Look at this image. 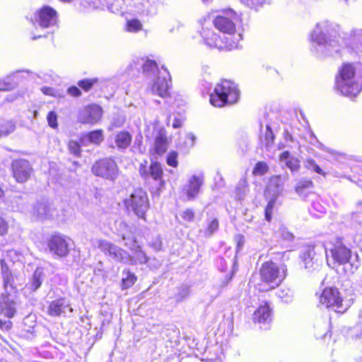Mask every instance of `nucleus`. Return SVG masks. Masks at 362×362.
I'll return each instance as SVG.
<instances>
[{"mask_svg":"<svg viewBox=\"0 0 362 362\" xmlns=\"http://www.w3.org/2000/svg\"><path fill=\"white\" fill-rule=\"evenodd\" d=\"M237 19L236 13L229 10L223 15L217 16L214 20V25L220 32L228 35L223 38L218 36L211 29L203 28L201 31L204 42L209 47H217L219 49H233L238 48V41L242 38L240 34L233 35L235 32V21Z\"/></svg>","mask_w":362,"mask_h":362,"instance_id":"obj_1","label":"nucleus"},{"mask_svg":"<svg viewBox=\"0 0 362 362\" xmlns=\"http://www.w3.org/2000/svg\"><path fill=\"white\" fill-rule=\"evenodd\" d=\"M336 37V32L328 21L317 23L310 35L313 49L320 55L337 53L341 45Z\"/></svg>","mask_w":362,"mask_h":362,"instance_id":"obj_2","label":"nucleus"},{"mask_svg":"<svg viewBox=\"0 0 362 362\" xmlns=\"http://www.w3.org/2000/svg\"><path fill=\"white\" fill-rule=\"evenodd\" d=\"M336 88L344 95L356 96L362 90V64H344L336 78Z\"/></svg>","mask_w":362,"mask_h":362,"instance_id":"obj_3","label":"nucleus"},{"mask_svg":"<svg viewBox=\"0 0 362 362\" xmlns=\"http://www.w3.org/2000/svg\"><path fill=\"white\" fill-rule=\"evenodd\" d=\"M239 98L238 86L232 81L224 79L216 85L210 94V103L214 107H222L236 103Z\"/></svg>","mask_w":362,"mask_h":362,"instance_id":"obj_4","label":"nucleus"},{"mask_svg":"<svg viewBox=\"0 0 362 362\" xmlns=\"http://www.w3.org/2000/svg\"><path fill=\"white\" fill-rule=\"evenodd\" d=\"M326 252L327 264L329 265L332 260L333 267L335 264L343 265L346 273L354 274L360 265L358 255H353L351 250L340 243H337L329 252Z\"/></svg>","mask_w":362,"mask_h":362,"instance_id":"obj_5","label":"nucleus"},{"mask_svg":"<svg viewBox=\"0 0 362 362\" xmlns=\"http://www.w3.org/2000/svg\"><path fill=\"white\" fill-rule=\"evenodd\" d=\"M287 269L284 264L278 265L273 262L263 263L259 269V276L265 291L278 287L286 276Z\"/></svg>","mask_w":362,"mask_h":362,"instance_id":"obj_6","label":"nucleus"},{"mask_svg":"<svg viewBox=\"0 0 362 362\" xmlns=\"http://www.w3.org/2000/svg\"><path fill=\"white\" fill-rule=\"evenodd\" d=\"M128 211H132L138 218L145 219L146 212L149 208V202L146 192L137 189L124 201Z\"/></svg>","mask_w":362,"mask_h":362,"instance_id":"obj_7","label":"nucleus"},{"mask_svg":"<svg viewBox=\"0 0 362 362\" xmlns=\"http://www.w3.org/2000/svg\"><path fill=\"white\" fill-rule=\"evenodd\" d=\"M92 173L98 177L115 181L119 175V169L114 160L103 158L95 162L92 168Z\"/></svg>","mask_w":362,"mask_h":362,"instance_id":"obj_8","label":"nucleus"},{"mask_svg":"<svg viewBox=\"0 0 362 362\" xmlns=\"http://www.w3.org/2000/svg\"><path fill=\"white\" fill-rule=\"evenodd\" d=\"M320 303L337 313H343L347 310V305L343 303L340 293L335 288L324 289L320 297Z\"/></svg>","mask_w":362,"mask_h":362,"instance_id":"obj_9","label":"nucleus"},{"mask_svg":"<svg viewBox=\"0 0 362 362\" xmlns=\"http://www.w3.org/2000/svg\"><path fill=\"white\" fill-rule=\"evenodd\" d=\"M171 79L170 73L165 68L162 67L158 71V74L156 75V78L148 88V92L161 98H165L169 95Z\"/></svg>","mask_w":362,"mask_h":362,"instance_id":"obj_10","label":"nucleus"},{"mask_svg":"<svg viewBox=\"0 0 362 362\" xmlns=\"http://www.w3.org/2000/svg\"><path fill=\"white\" fill-rule=\"evenodd\" d=\"M147 161L141 163L139 169V174L144 179L153 178L154 180H158L160 185L163 184V170L162 165L157 161H152L150 166H147Z\"/></svg>","mask_w":362,"mask_h":362,"instance_id":"obj_11","label":"nucleus"},{"mask_svg":"<svg viewBox=\"0 0 362 362\" xmlns=\"http://www.w3.org/2000/svg\"><path fill=\"white\" fill-rule=\"evenodd\" d=\"M47 245L50 252L61 257H66L69 251V241L59 235L51 237Z\"/></svg>","mask_w":362,"mask_h":362,"instance_id":"obj_12","label":"nucleus"},{"mask_svg":"<svg viewBox=\"0 0 362 362\" xmlns=\"http://www.w3.org/2000/svg\"><path fill=\"white\" fill-rule=\"evenodd\" d=\"M16 293L3 292L0 298V315L11 318L14 316L16 308Z\"/></svg>","mask_w":362,"mask_h":362,"instance_id":"obj_13","label":"nucleus"},{"mask_svg":"<svg viewBox=\"0 0 362 362\" xmlns=\"http://www.w3.org/2000/svg\"><path fill=\"white\" fill-rule=\"evenodd\" d=\"M72 311L68 300L65 298H59L49 303L46 312L51 317H59L65 316L67 313Z\"/></svg>","mask_w":362,"mask_h":362,"instance_id":"obj_14","label":"nucleus"},{"mask_svg":"<svg viewBox=\"0 0 362 362\" xmlns=\"http://www.w3.org/2000/svg\"><path fill=\"white\" fill-rule=\"evenodd\" d=\"M203 182L204 175L202 173L192 175L189 178L188 183L182 188V193L186 196V200H192L198 195Z\"/></svg>","mask_w":362,"mask_h":362,"instance_id":"obj_15","label":"nucleus"},{"mask_svg":"<svg viewBox=\"0 0 362 362\" xmlns=\"http://www.w3.org/2000/svg\"><path fill=\"white\" fill-rule=\"evenodd\" d=\"M122 239L126 241L125 245L132 252V255H129V261L127 263L128 264H146L148 262L149 258L147 257L146 253L141 250V247L137 245L136 240H133L131 243H128L124 235H122Z\"/></svg>","mask_w":362,"mask_h":362,"instance_id":"obj_16","label":"nucleus"},{"mask_svg":"<svg viewBox=\"0 0 362 362\" xmlns=\"http://www.w3.org/2000/svg\"><path fill=\"white\" fill-rule=\"evenodd\" d=\"M13 176L18 182H25L30 177L31 167L28 161L23 159L13 161Z\"/></svg>","mask_w":362,"mask_h":362,"instance_id":"obj_17","label":"nucleus"},{"mask_svg":"<svg viewBox=\"0 0 362 362\" xmlns=\"http://www.w3.org/2000/svg\"><path fill=\"white\" fill-rule=\"evenodd\" d=\"M35 21L42 28L52 26L57 23V12L49 6H44L36 15Z\"/></svg>","mask_w":362,"mask_h":362,"instance_id":"obj_18","label":"nucleus"},{"mask_svg":"<svg viewBox=\"0 0 362 362\" xmlns=\"http://www.w3.org/2000/svg\"><path fill=\"white\" fill-rule=\"evenodd\" d=\"M1 274L3 281L4 292L17 293L16 287L14 286V278L8 266L4 259L0 261Z\"/></svg>","mask_w":362,"mask_h":362,"instance_id":"obj_19","label":"nucleus"},{"mask_svg":"<svg viewBox=\"0 0 362 362\" xmlns=\"http://www.w3.org/2000/svg\"><path fill=\"white\" fill-rule=\"evenodd\" d=\"M345 46L350 47L357 53H362V30L354 28L343 42Z\"/></svg>","mask_w":362,"mask_h":362,"instance_id":"obj_20","label":"nucleus"},{"mask_svg":"<svg viewBox=\"0 0 362 362\" xmlns=\"http://www.w3.org/2000/svg\"><path fill=\"white\" fill-rule=\"evenodd\" d=\"M54 209L45 202H38L34 205L33 214L39 219L50 218L54 216Z\"/></svg>","mask_w":362,"mask_h":362,"instance_id":"obj_21","label":"nucleus"},{"mask_svg":"<svg viewBox=\"0 0 362 362\" xmlns=\"http://www.w3.org/2000/svg\"><path fill=\"white\" fill-rule=\"evenodd\" d=\"M102 115L103 110L99 105H89L85 110L83 117V122L95 124L100 119Z\"/></svg>","mask_w":362,"mask_h":362,"instance_id":"obj_22","label":"nucleus"},{"mask_svg":"<svg viewBox=\"0 0 362 362\" xmlns=\"http://www.w3.org/2000/svg\"><path fill=\"white\" fill-rule=\"evenodd\" d=\"M288 180V174L272 176L269 180L268 191H272L273 195L277 197L282 193L284 184Z\"/></svg>","mask_w":362,"mask_h":362,"instance_id":"obj_23","label":"nucleus"},{"mask_svg":"<svg viewBox=\"0 0 362 362\" xmlns=\"http://www.w3.org/2000/svg\"><path fill=\"white\" fill-rule=\"evenodd\" d=\"M168 148V141L166 132L164 129L160 128L155 137L154 151L156 154L163 155Z\"/></svg>","mask_w":362,"mask_h":362,"instance_id":"obj_24","label":"nucleus"},{"mask_svg":"<svg viewBox=\"0 0 362 362\" xmlns=\"http://www.w3.org/2000/svg\"><path fill=\"white\" fill-rule=\"evenodd\" d=\"M104 139L103 130H95L83 135L80 142L83 146L89 144H100Z\"/></svg>","mask_w":362,"mask_h":362,"instance_id":"obj_25","label":"nucleus"},{"mask_svg":"<svg viewBox=\"0 0 362 362\" xmlns=\"http://www.w3.org/2000/svg\"><path fill=\"white\" fill-rule=\"evenodd\" d=\"M303 259L304 267L308 270L315 269L319 266L314 247H308L303 253Z\"/></svg>","mask_w":362,"mask_h":362,"instance_id":"obj_26","label":"nucleus"},{"mask_svg":"<svg viewBox=\"0 0 362 362\" xmlns=\"http://www.w3.org/2000/svg\"><path fill=\"white\" fill-rule=\"evenodd\" d=\"M132 135L128 132H119L115 136V143L119 150L127 149L131 144Z\"/></svg>","mask_w":362,"mask_h":362,"instance_id":"obj_27","label":"nucleus"},{"mask_svg":"<svg viewBox=\"0 0 362 362\" xmlns=\"http://www.w3.org/2000/svg\"><path fill=\"white\" fill-rule=\"evenodd\" d=\"M254 320L259 323H266L271 321V310L267 303L259 306L255 312Z\"/></svg>","mask_w":362,"mask_h":362,"instance_id":"obj_28","label":"nucleus"},{"mask_svg":"<svg viewBox=\"0 0 362 362\" xmlns=\"http://www.w3.org/2000/svg\"><path fill=\"white\" fill-rule=\"evenodd\" d=\"M94 246L99 248L105 255L111 257L113 252L117 250V245L103 239H97L94 242Z\"/></svg>","mask_w":362,"mask_h":362,"instance_id":"obj_29","label":"nucleus"},{"mask_svg":"<svg viewBox=\"0 0 362 362\" xmlns=\"http://www.w3.org/2000/svg\"><path fill=\"white\" fill-rule=\"evenodd\" d=\"M42 280L43 270L41 268H37L33 274L30 281L27 285L28 288L33 291H35L40 287Z\"/></svg>","mask_w":362,"mask_h":362,"instance_id":"obj_30","label":"nucleus"},{"mask_svg":"<svg viewBox=\"0 0 362 362\" xmlns=\"http://www.w3.org/2000/svg\"><path fill=\"white\" fill-rule=\"evenodd\" d=\"M136 281V276L129 269L122 272V288L127 289L132 286Z\"/></svg>","mask_w":362,"mask_h":362,"instance_id":"obj_31","label":"nucleus"},{"mask_svg":"<svg viewBox=\"0 0 362 362\" xmlns=\"http://www.w3.org/2000/svg\"><path fill=\"white\" fill-rule=\"evenodd\" d=\"M313 186V182L310 180H300L298 182L295 190L300 196H303L312 189Z\"/></svg>","mask_w":362,"mask_h":362,"instance_id":"obj_32","label":"nucleus"},{"mask_svg":"<svg viewBox=\"0 0 362 362\" xmlns=\"http://www.w3.org/2000/svg\"><path fill=\"white\" fill-rule=\"evenodd\" d=\"M190 293V287L187 285H182L177 288L174 298L177 302H182L185 300Z\"/></svg>","mask_w":362,"mask_h":362,"instance_id":"obj_33","label":"nucleus"},{"mask_svg":"<svg viewBox=\"0 0 362 362\" xmlns=\"http://www.w3.org/2000/svg\"><path fill=\"white\" fill-rule=\"evenodd\" d=\"M117 250L118 251L115 250L110 257L117 262L124 264L128 263L129 261V254L119 247H117Z\"/></svg>","mask_w":362,"mask_h":362,"instance_id":"obj_34","label":"nucleus"},{"mask_svg":"<svg viewBox=\"0 0 362 362\" xmlns=\"http://www.w3.org/2000/svg\"><path fill=\"white\" fill-rule=\"evenodd\" d=\"M277 296L281 299L282 301L288 303H291L293 298V291L287 287H284L280 288L276 292Z\"/></svg>","mask_w":362,"mask_h":362,"instance_id":"obj_35","label":"nucleus"},{"mask_svg":"<svg viewBox=\"0 0 362 362\" xmlns=\"http://www.w3.org/2000/svg\"><path fill=\"white\" fill-rule=\"evenodd\" d=\"M143 70L144 72L148 74H158V71H160L158 69L156 62L153 60L147 59L144 64H143Z\"/></svg>","mask_w":362,"mask_h":362,"instance_id":"obj_36","label":"nucleus"},{"mask_svg":"<svg viewBox=\"0 0 362 362\" xmlns=\"http://www.w3.org/2000/svg\"><path fill=\"white\" fill-rule=\"evenodd\" d=\"M305 167L310 170L314 171L317 174L325 175V173L323 170L317 165L315 161L313 159L309 158L306 159L304 163Z\"/></svg>","mask_w":362,"mask_h":362,"instance_id":"obj_37","label":"nucleus"},{"mask_svg":"<svg viewBox=\"0 0 362 362\" xmlns=\"http://www.w3.org/2000/svg\"><path fill=\"white\" fill-rule=\"evenodd\" d=\"M98 79L96 78H86L81 80L78 82V86L85 91H88L91 89L93 86L98 83Z\"/></svg>","mask_w":362,"mask_h":362,"instance_id":"obj_38","label":"nucleus"},{"mask_svg":"<svg viewBox=\"0 0 362 362\" xmlns=\"http://www.w3.org/2000/svg\"><path fill=\"white\" fill-rule=\"evenodd\" d=\"M15 129V124L11 121H7L0 127V138L6 136Z\"/></svg>","mask_w":362,"mask_h":362,"instance_id":"obj_39","label":"nucleus"},{"mask_svg":"<svg viewBox=\"0 0 362 362\" xmlns=\"http://www.w3.org/2000/svg\"><path fill=\"white\" fill-rule=\"evenodd\" d=\"M268 165L265 162H257L253 168L252 173L255 175H263L268 171Z\"/></svg>","mask_w":362,"mask_h":362,"instance_id":"obj_40","label":"nucleus"},{"mask_svg":"<svg viewBox=\"0 0 362 362\" xmlns=\"http://www.w3.org/2000/svg\"><path fill=\"white\" fill-rule=\"evenodd\" d=\"M142 28V24L137 19L128 21L127 23V30L129 32H138Z\"/></svg>","mask_w":362,"mask_h":362,"instance_id":"obj_41","label":"nucleus"},{"mask_svg":"<svg viewBox=\"0 0 362 362\" xmlns=\"http://www.w3.org/2000/svg\"><path fill=\"white\" fill-rule=\"evenodd\" d=\"M177 156L178 154L175 151H170L167 156L166 162L167 164L172 167H177L178 162H177Z\"/></svg>","mask_w":362,"mask_h":362,"instance_id":"obj_42","label":"nucleus"},{"mask_svg":"<svg viewBox=\"0 0 362 362\" xmlns=\"http://www.w3.org/2000/svg\"><path fill=\"white\" fill-rule=\"evenodd\" d=\"M81 146L82 145L75 141H70L68 145L69 151L76 156L81 154Z\"/></svg>","mask_w":362,"mask_h":362,"instance_id":"obj_43","label":"nucleus"},{"mask_svg":"<svg viewBox=\"0 0 362 362\" xmlns=\"http://www.w3.org/2000/svg\"><path fill=\"white\" fill-rule=\"evenodd\" d=\"M285 164L291 171H297L300 167L299 160L294 157L289 158Z\"/></svg>","mask_w":362,"mask_h":362,"instance_id":"obj_44","label":"nucleus"},{"mask_svg":"<svg viewBox=\"0 0 362 362\" xmlns=\"http://www.w3.org/2000/svg\"><path fill=\"white\" fill-rule=\"evenodd\" d=\"M243 4L251 8H257V6H261L264 0H240Z\"/></svg>","mask_w":362,"mask_h":362,"instance_id":"obj_45","label":"nucleus"},{"mask_svg":"<svg viewBox=\"0 0 362 362\" xmlns=\"http://www.w3.org/2000/svg\"><path fill=\"white\" fill-rule=\"evenodd\" d=\"M218 228V221L217 219H213L209 224L208 228L206 229L207 235H211L215 231H216Z\"/></svg>","mask_w":362,"mask_h":362,"instance_id":"obj_46","label":"nucleus"},{"mask_svg":"<svg viewBox=\"0 0 362 362\" xmlns=\"http://www.w3.org/2000/svg\"><path fill=\"white\" fill-rule=\"evenodd\" d=\"M180 216L183 218V220L187 222L192 221L194 218V214L193 211L189 209H187L182 211Z\"/></svg>","mask_w":362,"mask_h":362,"instance_id":"obj_47","label":"nucleus"},{"mask_svg":"<svg viewBox=\"0 0 362 362\" xmlns=\"http://www.w3.org/2000/svg\"><path fill=\"white\" fill-rule=\"evenodd\" d=\"M47 121L49 125L52 128H56L57 127V117L55 112H50L47 115Z\"/></svg>","mask_w":362,"mask_h":362,"instance_id":"obj_48","label":"nucleus"},{"mask_svg":"<svg viewBox=\"0 0 362 362\" xmlns=\"http://www.w3.org/2000/svg\"><path fill=\"white\" fill-rule=\"evenodd\" d=\"M281 237L288 241H291L294 238V235L292 233L288 231L286 228L281 227L280 229Z\"/></svg>","mask_w":362,"mask_h":362,"instance_id":"obj_49","label":"nucleus"},{"mask_svg":"<svg viewBox=\"0 0 362 362\" xmlns=\"http://www.w3.org/2000/svg\"><path fill=\"white\" fill-rule=\"evenodd\" d=\"M8 228V223L0 216V235H4L7 233Z\"/></svg>","mask_w":362,"mask_h":362,"instance_id":"obj_50","label":"nucleus"},{"mask_svg":"<svg viewBox=\"0 0 362 362\" xmlns=\"http://www.w3.org/2000/svg\"><path fill=\"white\" fill-rule=\"evenodd\" d=\"M196 137L191 133L186 134V141L185 145L189 148L194 146Z\"/></svg>","mask_w":362,"mask_h":362,"instance_id":"obj_51","label":"nucleus"},{"mask_svg":"<svg viewBox=\"0 0 362 362\" xmlns=\"http://www.w3.org/2000/svg\"><path fill=\"white\" fill-rule=\"evenodd\" d=\"M266 140L267 144H269L270 143L272 144L274 141V136L272 131V129L269 126H267V132H266Z\"/></svg>","mask_w":362,"mask_h":362,"instance_id":"obj_52","label":"nucleus"},{"mask_svg":"<svg viewBox=\"0 0 362 362\" xmlns=\"http://www.w3.org/2000/svg\"><path fill=\"white\" fill-rule=\"evenodd\" d=\"M14 85L6 83L4 81L0 80V90L7 91L13 89L14 88Z\"/></svg>","mask_w":362,"mask_h":362,"instance_id":"obj_53","label":"nucleus"},{"mask_svg":"<svg viewBox=\"0 0 362 362\" xmlns=\"http://www.w3.org/2000/svg\"><path fill=\"white\" fill-rule=\"evenodd\" d=\"M235 240L237 242V250L239 251L242 249L244 245L245 238L242 235H238L235 236Z\"/></svg>","mask_w":362,"mask_h":362,"instance_id":"obj_54","label":"nucleus"},{"mask_svg":"<svg viewBox=\"0 0 362 362\" xmlns=\"http://www.w3.org/2000/svg\"><path fill=\"white\" fill-rule=\"evenodd\" d=\"M68 93L74 97H78L81 95V90L76 86H72L68 89Z\"/></svg>","mask_w":362,"mask_h":362,"instance_id":"obj_55","label":"nucleus"},{"mask_svg":"<svg viewBox=\"0 0 362 362\" xmlns=\"http://www.w3.org/2000/svg\"><path fill=\"white\" fill-rule=\"evenodd\" d=\"M292 156H290V153L288 151H284L283 152L280 156H279V160L281 161V162H285L286 163V161L288 160H289V158H291Z\"/></svg>","mask_w":362,"mask_h":362,"instance_id":"obj_56","label":"nucleus"},{"mask_svg":"<svg viewBox=\"0 0 362 362\" xmlns=\"http://www.w3.org/2000/svg\"><path fill=\"white\" fill-rule=\"evenodd\" d=\"M41 90H42V93H45V95H54V89L52 88L42 87Z\"/></svg>","mask_w":362,"mask_h":362,"instance_id":"obj_57","label":"nucleus"},{"mask_svg":"<svg viewBox=\"0 0 362 362\" xmlns=\"http://www.w3.org/2000/svg\"><path fill=\"white\" fill-rule=\"evenodd\" d=\"M0 327L1 329H10L11 322L10 321L2 322L1 320H0Z\"/></svg>","mask_w":362,"mask_h":362,"instance_id":"obj_58","label":"nucleus"},{"mask_svg":"<svg viewBox=\"0 0 362 362\" xmlns=\"http://www.w3.org/2000/svg\"><path fill=\"white\" fill-rule=\"evenodd\" d=\"M274 202H275V199H272L269 202L266 209H265V211H267V212H271L272 213V209H273V206H274Z\"/></svg>","mask_w":362,"mask_h":362,"instance_id":"obj_59","label":"nucleus"},{"mask_svg":"<svg viewBox=\"0 0 362 362\" xmlns=\"http://www.w3.org/2000/svg\"><path fill=\"white\" fill-rule=\"evenodd\" d=\"M182 125V122L180 120L175 119L173 122V127L175 129L180 127Z\"/></svg>","mask_w":362,"mask_h":362,"instance_id":"obj_60","label":"nucleus"},{"mask_svg":"<svg viewBox=\"0 0 362 362\" xmlns=\"http://www.w3.org/2000/svg\"><path fill=\"white\" fill-rule=\"evenodd\" d=\"M272 213L271 212L265 211V218L267 221H270V220L272 219Z\"/></svg>","mask_w":362,"mask_h":362,"instance_id":"obj_61","label":"nucleus"},{"mask_svg":"<svg viewBox=\"0 0 362 362\" xmlns=\"http://www.w3.org/2000/svg\"><path fill=\"white\" fill-rule=\"evenodd\" d=\"M358 286L362 287V274L359 276V279L358 280Z\"/></svg>","mask_w":362,"mask_h":362,"instance_id":"obj_62","label":"nucleus"},{"mask_svg":"<svg viewBox=\"0 0 362 362\" xmlns=\"http://www.w3.org/2000/svg\"><path fill=\"white\" fill-rule=\"evenodd\" d=\"M4 190L0 187V197H1L4 195Z\"/></svg>","mask_w":362,"mask_h":362,"instance_id":"obj_63","label":"nucleus"},{"mask_svg":"<svg viewBox=\"0 0 362 362\" xmlns=\"http://www.w3.org/2000/svg\"><path fill=\"white\" fill-rule=\"evenodd\" d=\"M40 37H41V35H39L38 37L33 36L32 38H33V40H35V39L39 38Z\"/></svg>","mask_w":362,"mask_h":362,"instance_id":"obj_64","label":"nucleus"}]
</instances>
